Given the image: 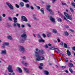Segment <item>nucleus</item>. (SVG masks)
Segmentation results:
<instances>
[{
	"label": "nucleus",
	"instance_id": "obj_19",
	"mask_svg": "<svg viewBox=\"0 0 75 75\" xmlns=\"http://www.w3.org/2000/svg\"><path fill=\"white\" fill-rule=\"evenodd\" d=\"M13 19L14 20L13 21L14 23H17V18L16 17L13 18Z\"/></svg>",
	"mask_w": 75,
	"mask_h": 75
},
{
	"label": "nucleus",
	"instance_id": "obj_28",
	"mask_svg": "<svg viewBox=\"0 0 75 75\" xmlns=\"http://www.w3.org/2000/svg\"><path fill=\"white\" fill-rule=\"evenodd\" d=\"M64 47L65 48H68V45L66 43H64Z\"/></svg>",
	"mask_w": 75,
	"mask_h": 75
},
{
	"label": "nucleus",
	"instance_id": "obj_38",
	"mask_svg": "<svg viewBox=\"0 0 75 75\" xmlns=\"http://www.w3.org/2000/svg\"><path fill=\"white\" fill-rule=\"evenodd\" d=\"M30 8L31 10H34V8L32 6H30Z\"/></svg>",
	"mask_w": 75,
	"mask_h": 75
},
{
	"label": "nucleus",
	"instance_id": "obj_31",
	"mask_svg": "<svg viewBox=\"0 0 75 75\" xmlns=\"http://www.w3.org/2000/svg\"><path fill=\"white\" fill-rule=\"evenodd\" d=\"M7 38L8 39H9V40H13V39L11 37V36H8L7 37Z\"/></svg>",
	"mask_w": 75,
	"mask_h": 75
},
{
	"label": "nucleus",
	"instance_id": "obj_40",
	"mask_svg": "<svg viewBox=\"0 0 75 75\" xmlns=\"http://www.w3.org/2000/svg\"><path fill=\"white\" fill-rule=\"evenodd\" d=\"M58 22H61V21H62V19H61V18H59L58 20Z\"/></svg>",
	"mask_w": 75,
	"mask_h": 75
},
{
	"label": "nucleus",
	"instance_id": "obj_59",
	"mask_svg": "<svg viewBox=\"0 0 75 75\" xmlns=\"http://www.w3.org/2000/svg\"><path fill=\"white\" fill-rule=\"evenodd\" d=\"M65 61H66V62H68V59L66 58L65 59Z\"/></svg>",
	"mask_w": 75,
	"mask_h": 75
},
{
	"label": "nucleus",
	"instance_id": "obj_12",
	"mask_svg": "<svg viewBox=\"0 0 75 75\" xmlns=\"http://www.w3.org/2000/svg\"><path fill=\"white\" fill-rule=\"evenodd\" d=\"M23 69L25 71L27 72V73H29L30 71H29V70L27 68L24 67L23 68Z\"/></svg>",
	"mask_w": 75,
	"mask_h": 75
},
{
	"label": "nucleus",
	"instance_id": "obj_54",
	"mask_svg": "<svg viewBox=\"0 0 75 75\" xmlns=\"http://www.w3.org/2000/svg\"><path fill=\"white\" fill-rule=\"evenodd\" d=\"M63 42H61L60 44L62 46H63Z\"/></svg>",
	"mask_w": 75,
	"mask_h": 75
},
{
	"label": "nucleus",
	"instance_id": "obj_41",
	"mask_svg": "<svg viewBox=\"0 0 75 75\" xmlns=\"http://www.w3.org/2000/svg\"><path fill=\"white\" fill-rule=\"evenodd\" d=\"M15 6L17 8H19V7H20V6H19V5H18L17 4H15Z\"/></svg>",
	"mask_w": 75,
	"mask_h": 75
},
{
	"label": "nucleus",
	"instance_id": "obj_36",
	"mask_svg": "<svg viewBox=\"0 0 75 75\" xmlns=\"http://www.w3.org/2000/svg\"><path fill=\"white\" fill-rule=\"evenodd\" d=\"M70 11L72 12V13H74V9H73V8H70Z\"/></svg>",
	"mask_w": 75,
	"mask_h": 75
},
{
	"label": "nucleus",
	"instance_id": "obj_46",
	"mask_svg": "<svg viewBox=\"0 0 75 75\" xmlns=\"http://www.w3.org/2000/svg\"><path fill=\"white\" fill-rule=\"evenodd\" d=\"M8 19L10 20V21H12V19L11 18V17H9L8 18Z\"/></svg>",
	"mask_w": 75,
	"mask_h": 75
},
{
	"label": "nucleus",
	"instance_id": "obj_60",
	"mask_svg": "<svg viewBox=\"0 0 75 75\" xmlns=\"http://www.w3.org/2000/svg\"><path fill=\"white\" fill-rule=\"evenodd\" d=\"M64 71H65V72H66V73H68V71L67 70H65Z\"/></svg>",
	"mask_w": 75,
	"mask_h": 75
},
{
	"label": "nucleus",
	"instance_id": "obj_17",
	"mask_svg": "<svg viewBox=\"0 0 75 75\" xmlns=\"http://www.w3.org/2000/svg\"><path fill=\"white\" fill-rule=\"evenodd\" d=\"M44 74L46 75H49V72L47 70H44Z\"/></svg>",
	"mask_w": 75,
	"mask_h": 75
},
{
	"label": "nucleus",
	"instance_id": "obj_14",
	"mask_svg": "<svg viewBox=\"0 0 75 75\" xmlns=\"http://www.w3.org/2000/svg\"><path fill=\"white\" fill-rule=\"evenodd\" d=\"M67 55L69 57H70L71 55V53L70 52V51H69V50H67Z\"/></svg>",
	"mask_w": 75,
	"mask_h": 75
},
{
	"label": "nucleus",
	"instance_id": "obj_58",
	"mask_svg": "<svg viewBox=\"0 0 75 75\" xmlns=\"http://www.w3.org/2000/svg\"><path fill=\"white\" fill-rule=\"evenodd\" d=\"M72 49L74 51H75V46L73 47H72Z\"/></svg>",
	"mask_w": 75,
	"mask_h": 75
},
{
	"label": "nucleus",
	"instance_id": "obj_50",
	"mask_svg": "<svg viewBox=\"0 0 75 75\" xmlns=\"http://www.w3.org/2000/svg\"><path fill=\"white\" fill-rule=\"evenodd\" d=\"M21 27L22 28H24V27H25V25H21Z\"/></svg>",
	"mask_w": 75,
	"mask_h": 75
},
{
	"label": "nucleus",
	"instance_id": "obj_7",
	"mask_svg": "<svg viewBox=\"0 0 75 75\" xmlns=\"http://www.w3.org/2000/svg\"><path fill=\"white\" fill-rule=\"evenodd\" d=\"M64 15H65V16H66V17L68 19H69V20H72V18H71V16L68 15V14L66 12H64Z\"/></svg>",
	"mask_w": 75,
	"mask_h": 75
},
{
	"label": "nucleus",
	"instance_id": "obj_63",
	"mask_svg": "<svg viewBox=\"0 0 75 75\" xmlns=\"http://www.w3.org/2000/svg\"><path fill=\"white\" fill-rule=\"evenodd\" d=\"M33 18L34 20H37V18L36 17H33Z\"/></svg>",
	"mask_w": 75,
	"mask_h": 75
},
{
	"label": "nucleus",
	"instance_id": "obj_32",
	"mask_svg": "<svg viewBox=\"0 0 75 75\" xmlns=\"http://www.w3.org/2000/svg\"><path fill=\"white\" fill-rule=\"evenodd\" d=\"M55 49H56V48H55V47H52L50 48L49 50H55Z\"/></svg>",
	"mask_w": 75,
	"mask_h": 75
},
{
	"label": "nucleus",
	"instance_id": "obj_47",
	"mask_svg": "<svg viewBox=\"0 0 75 75\" xmlns=\"http://www.w3.org/2000/svg\"><path fill=\"white\" fill-rule=\"evenodd\" d=\"M27 25L28 27H31V25H30V24H27Z\"/></svg>",
	"mask_w": 75,
	"mask_h": 75
},
{
	"label": "nucleus",
	"instance_id": "obj_26",
	"mask_svg": "<svg viewBox=\"0 0 75 75\" xmlns=\"http://www.w3.org/2000/svg\"><path fill=\"white\" fill-rule=\"evenodd\" d=\"M3 43L5 46H8V45H9V43L8 42H4Z\"/></svg>",
	"mask_w": 75,
	"mask_h": 75
},
{
	"label": "nucleus",
	"instance_id": "obj_35",
	"mask_svg": "<svg viewBox=\"0 0 75 75\" xmlns=\"http://www.w3.org/2000/svg\"><path fill=\"white\" fill-rule=\"evenodd\" d=\"M35 7H37L38 8V10H40V7L39 6H37V5H35Z\"/></svg>",
	"mask_w": 75,
	"mask_h": 75
},
{
	"label": "nucleus",
	"instance_id": "obj_57",
	"mask_svg": "<svg viewBox=\"0 0 75 75\" xmlns=\"http://www.w3.org/2000/svg\"><path fill=\"white\" fill-rule=\"evenodd\" d=\"M41 37V35H40V34H38V38H40Z\"/></svg>",
	"mask_w": 75,
	"mask_h": 75
},
{
	"label": "nucleus",
	"instance_id": "obj_51",
	"mask_svg": "<svg viewBox=\"0 0 75 75\" xmlns=\"http://www.w3.org/2000/svg\"><path fill=\"white\" fill-rule=\"evenodd\" d=\"M66 66H62V68H63V69H64V68H66Z\"/></svg>",
	"mask_w": 75,
	"mask_h": 75
},
{
	"label": "nucleus",
	"instance_id": "obj_30",
	"mask_svg": "<svg viewBox=\"0 0 75 75\" xmlns=\"http://www.w3.org/2000/svg\"><path fill=\"white\" fill-rule=\"evenodd\" d=\"M25 6L26 8H29L30 7V5L28 4H26L25 5Z\"/></svg>",
	"mask_w": 75,
	"mask_h": 75
},
{
	"label": "nucleus",
	"instance_id": "obj_45",
	"mask_svg": "<svg viewBox=\"0 0 75 75\" xmlns=\"http://www.w3.org/2000/svg\"><path fill=\"white\" fill-rule=\"evenodd\" d=\"M16 25H17L18 27H19V28H20V25L18 23H17Z\"/></svg>",
	"mask_w": 75,
	"mask_h": 75
},
{
	"label": "nucleus",
	"instance_id": "obj_52",
	"mask_svg": "<svg viewBox=\"0 0 75 75\" xmlns=\"http://www.w3.org/2000/svg\"><path fill=\"white\" fill-rule=\"evenodd\" d=\"M0 21H2V17L0 16Z\"/></svg>",
	"mask_w": 75,
	"mask_h": 75
},
{
	"label": "nucleus",
	"instance_id": "obj_42",
	"mask_svg": "<svg viewBox=\"0 0 75 75\" xmlns=\"http://www.w3.org/2000/svg\"><path fill=\"white\" fill-rule=\"evenodd\" d=\"M42 35L43 38H45L46 37V35L45 34L43 33Z\"/></svg>",
	"mask_w": 75,
	"mask_h": 75
},
{
	"label": "nucleus",
	"instance_id": "obj_55",
	"mask_svg": "<svg viewBox=\"0 0 75 75\" xmlns=\"http://www.w3.org/2000/svg\"><path fill=\"white\" fill-rule=\"evenodd\" d=\"M2 16L4 17H6V14H2Z\"/></svg>",
	"mask_w": 75,
	"mask_h": 75
},
{
	"label": "nucleus",
	"instance_id": "obj_11",
	"mask_svg": "<svg viewBox=\"0 0 75 75\" xmlns=\"http://www.w3.org/2000/svg\"><path fill=\"white\" fill-rule=\"evenodd\" d=\"M7 53V51H6V50L4 49V50L1 51V54H6Z\"/></svg>",
	"mask_w": 75,
	"mask_h": 75
},
{
	"label": "nucleus",
	"instance_id": "obj_62",
	"mask_svg": "<svg viewBox=\"0 0 75 75\" xmlns=\"http://www.w3.org/2000/svg\"><path fill=\"white\" fill-rule=\"evenodd\" d=\"M65 28H69V26H67V25H65Z\"/></svg>",
	"mask_w": 75,
	"mask_h": 75
},
{
	"label": "nucleus",
	"instance_id": "obj_49",
	"mask_svg": "<svg viewBox=\"0 0 75 75\" xmlns=\"http://www.w3.org/2000/svg\"><path fill=\"white\" fill-rule=\"evenodd\" d=\"M39 67L40 68V69H42V67L41 66H39Z\"/></svg>",
	"mask_w": 75,
	"mask_h": 75
},
{
	"label": "nucleus",
	"instance_id": "obj_13",
	"mask_svg": "<svg viewBox=\"0 0 75 75\" xmlns=\"http://www.w3.org/2000/svg\"><path fill=\"white\" fill-rule=\"evenodd\" d=\"M50 7H51V5H50L49 4H48L47 6V7L46 8V9L48 11L49 10H51V9L50 8Z\"/></svg>",
	"mask_w": 75,
	"mask_h": 75
},
{
	"label": "nucleus",
	"instance_id": "obj_5",
	"mask_svg": "<svg viewBox=\"0 0 75 75\" xmlns=\"http://www.w3.org/2000/svg\"><path fill=\"white\" fill-rule=\"evenodd\" d=\"M8 70L9 72H11V73L13 72V70L12 69V66L9 65L8 68Z\"/></svg>",
	"mask_w": 75,
	"mask_h": 75
},
{
	"label": "nucleus",
	"instance_id": "obj_44",
	"mask_svg": "<svg viewBox=\"0 0 75 75\" xmlns=\"http://www.w3.org/2000/svg\"><path fill=\"white\" fill-rule=\"evenodd\" d=\"M57 53H60V52L59 51V49H58V48H57Z\"/></svg>",
	"mask_w": 75,
	"mask_h": 75
},
{
	"label": "nucleus",
	"instance_id": "obj_1",
	"mask_svg": "<svg viewBox=\"0 0 75 75\" xmlns=\"http://www.w3.org/2000/svg\"><path fill=\"white\" fill-rule=\"evenodd\" d=\"M21 37L22 38L21 39L20 41L21 42L23 43V42H24V41L25 40V38L27 37V34L24 33L21 35Z\"/></svg>",
	"mask_w": 75,
	"mask_h": 75
},
{
	"label": "nucleus",
	"instance_id": "obj_27",
	"mask_svg": "<svg viewBox=\"0 0 75 75\" xmlns=\"http://www.w3.org/2000/svg\"><path fill=\"white\" fill-rule=\"evenodd\" d=\"M51 33L49 32L47 34V37H51Z\"/></svg>",
	"mask_w": 75,
	"mask_h": 75
},
{
	"label": "nucleus",
	"instance_id": "obj_23",
	"mask_svg": "<svg viewBox=\"0 0 75 75\" xmlns=\"http://www.w3.org/2000/svg\"><path fill=\"white\" fill-rule=\"evenodd\" d=\"M39 52H40V53H41L42 54H44V51L42 50H39Z\"/></svg>",
	"mask_w": 75,
	"mask_h": 75
},
{
	"label": "nucleus",
	"instance_id": "obj_29",
	"mask_svg": "<svg viewBox=\"0 0 75 75\" xmlns=\"http://www.w3.org/2000/svg\"><path fill=\"white\" fill-rule=\"evenodd\" d=\"M6 46L3 43L2 44V46H1V48H4V49L6 48Z\"/></svg>",
	"mask_w": 75,
	"mask_h": 75
},
{
	"label": "nucleus",
	"instance_id": "obj_9",
	"mask_svg": "<svg viewBox=\"0 0 75 75\" xmlns=\"http://www.w3.org/2000/svg\"><path fill=\"white\" fill-rule=\"evenodd\" d=\"M33 55L35 57H36L37 58L40 56H39V53L38 52L36 51H35V54Z\"/></svg>",
	"mask_w": 75,
	"mask_h": 75
},
{
	"label": "nucleus",
	"instance_id": "obj_24",
	"mask_svg": "<svg viewBox=\"0 0 75 75\" xmlns=\"http://www.w3.org/2000/svg\"><path fill=\"white\" fill-rule=\"evenodd\" d=\"M22 63L25 66H27L28 65V64L27 63H25L24 62H22Z\"/></svg>",
	"mask_w": 75,
	"mask_h": 75
},
{
	"label": "nucleus",
	"instance_id": "obj_21",
	"mask_svg": "<svg viewBox=\"0 0 75 75\" xmlns=\"http://www.w3.org/2000/svg\"><path fill=\"white\" fill-rule=\"evenodd\" d=\"M41 12L42 13V14H44V10L43 8H42L40 9Z\"/></svg>",
	"mask_w": 75,
	"mask_h": 75
},
{
	"label": "nucleus",
	"instance_id": "obj_15",
	"mask_svg": "<svg viewBox=\"0 0 75 75\" xmlns=\"http://www.w3.org/2000/svg\"><path fill=\"white\" fill-rule=\"evenodd\" d=\"M68 66L69 68H71L72 67H74V65L72 63H69Z\"/></svg>",
	"mask_w": 75,
	"mask_h": 75
},
{
	"label": "nucleus",
	"instance_id": "obj_16",
	"mask_svg": "<svg viewBox=\"0 0 75 75\" xmlns=\"http://www.w3.org/2000/svg\"><path fill=\"white\" fill-rule=\"evenodd\" d=\"M64 34L65 35V36H68V35H69V33L67 31H64Z\"/></svg>",
	"mask_w": 75,
	"mask_h": 75
},
{
	"label": "nucleus",
	"instance_id": "obj_39",
	"mask_svg": "<svg viewBox=\"0 0 75 75\" xmlns=\"http://www.w3.org/2000/svg\"><path fill=\"white\" fill-rule=\"evenodd\" d=\"M69 71L72 74L73 73V71H72V69H71V68L69 69Z\"/></svg>",
	"mask_w": 75,
	"mask_h": 75
},
{
	"label": "nucleus",
	"instance_id": "obj_22",
	"mask_svg": "<svg viewBox=\"0 0 75 75\" xmlns=\"http://www.w3.org/2000/svg\"><path fill=\"white\" fill-rule=\"evenodd\" d=\"M52 33L54 34L57 33V30L55 29H53L52 30Z\"/></svg>",
	"mask_w": 75,
	"mask_h": 75
},
{
	"label": "nucleus",
	"instance_id": "obj_8",
	"mask_svg": "<svg viewBox=\"0 0 75 75\" xmlns=\"http://www.w3.org/2000/svg\"><path fill=\"white\" fill-rule=\"evenodd\" d=\"M50 21L53 23H55V19L54 18H53L52 16L50 17Z\"/></svg>",
	"mask_w": 75,
	"mask_h": 75
},
{
	"label": "nucleus",
	"instance_id": "obj_20",
	"mask_svg": "<svg viewBox=\"0 0 75 75\" xmlns=\"http://www.w3.org/2000/svg\"><path fill=\"white\" fill-rule=\"evenodd\" d=\"M39 42H45L44 40H43L42 38H41V39H39L38 40Z\"/></svg>",
	"mask_w": 75,
	"mask_h": 75
},
{
	"label": "nucleus",
	"instance_id": "obj_25",
	"mask_svg": "<svg viewBox=\"0 0 75 75\" xmlns=\"http://www.w3.org/2000/svg\"><path fill=\"white\" fill-rule=\"evenodd\" d=\"M20 5L21 7H23L24 6V3L22 2H21L20 3Z\"/></svg>",
	"mask_w": 75,
	"mask_h": 75
},
{
	"label": "nucleus",
	"instance_id": "obj_53",
	"mask_svg": "<svg viewBox=\"0 0 75 75\" xmlns=\"http://www.w3.org/2000/svg\"><path fill=\"white\" fill-rule=\"evenodd\" d=\"M62 5L66 6V5H67V4L66 3H62Z\"/></svg>",
	"mask_w": 75,
	"mask_h": 75
},
{
	"label": "nucleus",
	"instance_id": "obj_64",
	"mask_svg": "<svg viewBox=\"0 0 75 75\" xmlns=\"http://www.w3.org/2000/svg\"><path fill=\"white\" fill-rule=\"evenodd\" d=\"M55 1V0H52V3H54Z\"/></svg>",
	"mask_w": 75,
	"mask_h": 75
},
{
	"label": "nucleus",
	"instance_id": "obj_10",
	"mask_svg": "<svg viewBox=\"0 0 75 75\" xmlns=\"http://www.w3.org/2000/svg\"><path fill=\"white\" fill-rule=\"evenodd\" d=\"M16 70L17 71H18L19 72V73H22L23 72L22 69H21L19 67H17Z\"/></svg>",
	"mask_w": 75,
	"mask_h": 75
},
{
	"label": "nucleus",
	"instance_id": "obj_2",
	"mask_svg": "<svg viewBox=\"0 0 75 75\" xmlns=\"http://www.w3.org/2000/svg\"><path fill=\"white\" fill-rule=\"evenodd\" d=\"M45 59V58L42 56H38V58L36 59L35 61H43V60H44Z\"/></svg>",
	"mask_w": 75,
	"mask_h": 75
},
{
	"label": "nucleus",
	"instance_id": "obj_37",
	"mask_svg": "<svg viewBox=\"0 0 75 75\" xmlns=\"http://www.w3.org/2000/svg\"><path fill=\"white\" fill-rule=\"evenodd\" d=\"M71 6H74V7L75 8V3H74V2H72L71 3Z\"/></svg>",
	"mask_w": 75,
	"mask_h": 75
},
{
	"label": "nucleus",
	"instance_id": "obj_33",
	"mask_svg": "<svg viewBox=\"0 0 75 75\" xmlns=\"http://www.w3.org/2000/svg\"><path fill=\"white\" fill-rule=\"evenodd\" d=\"M17 23H14L12 25L13 26V27H16V25H17Z\"/></svg>",
	"mask_w": 75,
	"mask_h": 75
},
{
	"label": "nucleus",
	"instance_id": "obj_4",
	"mask_svg": "<svg viewBox=\"0 0 75 75\" xmlns=\"http://www.w3.org/2000/svg\"><path fill=\"white\" fill-rule=\"evenodd\" d=\"M19 50L23 54H24V52H25V49H24V47L21 46H19Z\"/></svg>",
	"mask_w": 75,
	"mask_h": 75
},
{
	"label": "nucleus",
	"instance_id": "obj_3",
	"mask_svg": "<svg viewBox=\"0 0 75 75\" xmlns=\"http://www.w3.org/2000/svg\"><path fill=\"white\" fill-rule=\"evenodd\" d=\"M6 4L7 5L10 9L11 10H14V7H13V6L11 4L9 3L6 2Z\"/></svg>",
	"mask_w": 75,
	"mask_h": 75
},
{
	"label": "nucleus",
	"instance_id": "obj_34",
	"mask_svg": "<svg viewBox=\"0 0 75 75\" xmlns=\"http://www.w3.org/2000/svg\"><path fill=\"white\" fill-rule=\"evenodd\" d=\"M22 1L25 3H28L30 1L28 0H22Z\"/></svg>",
	"mask_w": 75,
	"mask_h": 75
},
{
	"label": "nucleus",
	"instance_id": "obj_43",
	"mask_svg": "<svg viewBox=\"0 0 75 75\" xmlns=\"http://www.w3.org/2000/svg\"><path fill=\"white\" fill-rule=\"evenodd\" d=\"M69 31H71V32H72V33H74V30L71 29H69Z\"/></svg>",
	"mask_w": 75,
	"mask_h": 75
},
{
	"label": "nucleus",
	"instance_id": "obj_48",
	"mask_svg": "<svg viewBox=\"0 0 75 75\" xmlns=\"http://www.w3.org/2000/svg\"><path fill=\"white\" fill-rule=\"evenodd\" d=\"M40 65V66H43V65H44V64H43V63H40V64H39Z\"/></svg>",
	"mask_w": 75,
	"mask_h": 75
},
{
	"label": "nucleus",
	"instance_id": "obj_56",
	"mask_svg": "<svg viewBox=\"0 0 75 75\" xmlns=\"http://www.w3.org/2000/svg\"><path fill=\"white\" fill-rule=\"evenodd\" d=\"M57 41L59 42H61V40L59 38L57 39Z\"/></svg>",
	"mask_w": 75,
	"mask_h": 75
},
{
	"label": "nucleus",
	"instance_id": "obj_6",
	"mask_svg": "<svg viewBox=\"0 0 75 75\" xmlns=\"http://www.w3.org/2000/svg\"><path fill=\"white\" fill-rule=\"evenodd\" d=\"M21 20L24 21L25 22H27V21H28V20L26 17L23 16H21Z\"/></svg>",
	"mask_w": 75,
	"mask_h": 75
},
{
	"label": "nucleus",
	"instance_id": "obj_18",
	"mask_svg": "<svg viewBox=\"0 0 75 75\" xmlns=\"http://www.w3.org/2000/svg\"><path fill=\"white\" fill-rule=\"evenodd\" d=\"M48 11H49V13H50V14H52V15H53V14H54V12L53 11H52V10H51V9H50V10H49Z\"/></svg>",
	"mask_w": 75,
	"mask_h": 75
},
{
	"label": "nucleus",
	"instance_id": "obj_61",
	"mask_svg": "<svg viewBox=\"0 0 75 75\" xmlns=\"http://www.w3.org/2000/svg\"><path fill=\"white\" fill-rule=\"evenodd\" d=\"M45 47L47 48H48V45H45Z\"/></svg>",
	"mask_w": 75,
	"mask_h": 75
}]
</instances>
